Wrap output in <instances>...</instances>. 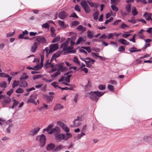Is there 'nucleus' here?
Listing matches in <instances>:
<instances>
[{"mask_svg": "<svg viewBox=\"0 0 152 152\" xmlns=\"http://www.w3.org/2000/svg\"><path fill=\"white\" fill-rule=\"evenodd\" d=\"M64 134V139L65 141L69 139L72 136V134L66 132Z\"/></svg>", "mask_w": 152, "mask_h": 152, "instance_id": "412c9836", "label": "nucleus"}, {"mask_svg": "<svg viewBox=\"0 0 152 152\" xmlns=\"http://www.w3.org/2000/svg\"><path fill=\"white\" fill-rule=\"evenodd\" d=\"M34 38L36 39V40L39 43L44 44L46 42V39L43 37L38 36Z\"/></svg>", "mask_w": 152, "mask_h": 152, "instance_id": "9d476101", "label": "nucleus"}, {"mask_svg": "<svg viewBox=\"0 0 152 152\" xmlns=\"http://www.w3.org/2000/svg\"><path fill=\"white\" fill-rule=\"evenodd\" d=\"M18 85V82L16 80H15L13 81V83L12 84V87L13 88L17 86Z\"/></svg>", "mask_w": 152, "mask_h": 152, "instance_id": "09e8293b", "label": "nucleus"}, {"mask_svg": "<svg viewBox=\"0 0 152 152\" xmlns=\"http://www.w3.org/2000/svg\"><path fill=\"white\" fill-rule=\"evenodd\" d=\"M53 64H51V62H50L49 60L47 61L46 63L45 64V67L48 68L50 67H53Z\"/></svg>", "mask_w": 152, "mask_h": 152, "instance_id": "6ab92c4d", "label": "nucleus"}, {"mask_svg": "<svg viewBox=\"0 0 152 152\" xmlns=\"http://www.w3.org/2000/svg\"><path fill=\"white\" fill-rule=\"evenodd\" d=\"M87 1H86L85 0H82L81 1V2H80V5L83 8L86 7L88 5L87 3Z\"/></svg>", "mask_w": 152, "mask_h": 152, "instance_id": "393cba45", "label": "nucleus"}, {"mask_svg": "<svg viewBox=\"0 0 152 152\" xmlns=\"http://www.w3.org/2000/svg\"><path fill=\"white\" fill-rule=\"evenodd\" d=\"M87 37L90 39L92 38L94 36V32L93 31L88 30L87 32Z\"/></svg>", "mask_w": 152, "mask_h": 152, "instance_id": "aec40b11", "label": "nucleus"}, {"mask_svg": "<svg viewBox=\"0 0 152 152\" xmlns=\"http://www.w3.org/2000/svg\"><path fill=\"white\" fill-rule=\"evenodd\" d=\"M23 92V89L21 88H19L17 89L15 92L17 93H22Z\"/></svg>", "mask_w": 152, "mask_h": 152, "instance_id": "4d7b16f0", "label": "nucleus"}, {"mask_svg": "<svg viewBox=\"0 0 152 152\" xmlns=\"http://www.w3.org/2000/svg\"><path fill=\"white\" fill-rule=\"evenodd\" d=\"M81 48L83 49L86 50H87V51L89 53H90L91 51V48L89 47H86L83 46Z\"/></svg>", "mask_w": 152, "mask_h": 152, "instance_id": "8fccbe9b", "label": "nucleus"}, {"mask_svg": "<svg viewBox=\"0 0 152 152\" xmlns=\"http://www.w3.org/2000/svg\"><path fill=\"white\" fill-rule=\"evenodd\" d=\"M77 29L79 31L84 32L86 31V28L85 27H83L82 25H80L77 28Z\"/></svg>", "mask_w": 152, "mask_h": 152, "instance_id": "c85d7f7f", "label": "nucleus"}, {"mask_svg": "<svg viewBox=\"0 0 152 152\" xmlns=\"http://www.w3.org/2000/svg\"><path fill=\"white\" fill-rule=\"evenodd\" d=\"M143 139L145 141L148 142L151 139V137L150 136H145L144 137Z\"/></svg>", "mask_w": 152, "mask_h": 152, "instance_id": "a18cd8bd", "label": "nucleus"}, {"mask_svg": "<svg viewBox=\"0 0 152 152\" xmlns=\"http://www.w3.org/2000/svg\"><path fill=\"white\" fill-rule=\"evenodd\" d=\"M110 44L112 45L113 46H114L115 48H117L118 47V45H117V44L116 43L113 41H111Z\"/></svg>", "mask_w": 152, "mask_h": 152, "instance_id": "680f3d73", "label": "nucleus"}, {"mask_svg": "<svg viewBox=\"0 0 152 152\" xmlns=\"http://www.w3.org/2000/svg\"><path fill=\"white\" fill-rule=\"evenodd\" d=\"M8 75L4 72L0 73V77H8Z\"/></svg>", "mask_w": 152, "mask_h": 152, "instance_id": "5fc2aeb1", "label": "nucleus"}, {"mask_svg": "<svg viewBox=\"0 0 152 152\" xmlns=\"http://www.w3.org/2000/svg\"><path fill=\"white\" fill-rule=\"evenodd\" d=\"M60 37L59 36H57L52 41V43H55L57 42L58 41L60 40Z\"/></svg>", "mask_w": 152, "mask_h": 152, "instance_id": "e433bc0d", "label": "nucleus"}, {"mask_svg": "<svg viewBox=\"0 0 152 152\" xmlns=\"http://www.w3.org/2000/svg\"><path fill=\"white\" fill-rule=\"evenodd\" d=\"M28 76L27 75H26V74L25 73L21 75V76L20 78V81L24 80H25L27 79L28 78Z\"/></svg>", "mask_w": 152, "mask_h": 152, "instance_id": "cd10ccee", "label": "nucleus"}, {"mask_svg": "<svg viewBox=\"0 0 152 152\" xmlns=\"http://www.w3.org/2000/svg\"><path fill=\"white\" fill-rule=\"evenodd\" d=\"M64 148V146L61 144L57 145L53 149V152H57L60 151Z\"/></svg>", "mask_w": 152, "mask_h": 152, "instance_id": "4468645a", "label": "nucleus"}, {"mask_svg": "<svg viewBox=\"0 0 152 152\" xmlns=\"http://www.w3.org/2000/svg\"><path fill=\"white\" fill-rule=\"evenodd\" d=\"M99 14V12L98 11H96L94 12L93 15V16L94 18V19L95 20H97L98 19V16Z\"/></svg>", "mask_w": 152, "mask_h": 152, "instance_id": "c9c22d12", "label": "nucleus"}, {"mask_svg": "<svg viewBox=\"0 0 152 152\" xmlns=\"http://www.w3.org/2000/svg\"><path fill=\"white\" fill-rule=\"evenodd\" d=\"M42 76L40 75H34L33 77V79L34 80H35L41 77Z\"/></svg>", "mask_w": 152, "mask_h": 152, "instance_id": "052dcab7", "label": "nucleus"}, {"mask_svg": "<svg viewBox=\"0 0 152 152\" xmlns=\"http://www.w3.org/2000/svg\"><path fill=\"white\" fill-rule=\"evenodd\" d=\"M3 101L5 103L8 104L11 102V99L8 97H5L4 98Z\"/></svg>", "mask_w": 152, "mask_h": 152, "instance_id": "4be33fe9", "label": "nucleus"}, {"mask_svg": "<svg viewBox=\"0 0 152 152\" xmlns=\"http://www.w3.org/2000/svg\"><path fill=\"white\" fill-rule=\"evenodd\" d=\"M75 10L79 12H80L81 10L79 6L78 5H76L75 7Z\"/></svg>", "mask_w": 152, "mask_h": 152, "instance_id": "69168bd1", "label": "nucleus"}, {"mask_svg": "<svg viewBox=\"0 0 152 152\" xmlns=\"http://www.w3.org/2000/svg\"><path fill=\"white\" fill-rule=\"evenodd\" d=\"M55 139L58 142H60L62 140H65L64 134L63 133L55 134L54 135Z\"/></svg>", "mask_w": 152, "mask_h": 152, "instance_id": "0eeeda50", "label": "nucleus"}, {"mask_svg": "<svg viewBox=\"0 0 152 152\" xmlns=\"http://www.w3.org/2000/svg\"><path fill=\"white\" fill-rule=\"evenodd\" d=\"M64 108L63 106L61 105L60 104H56L53 108L54 110H56Z\"/></svg>", "mask_w": 152, "mask_h": 152, "instance_id": "a878e982", "label": "nucleus"}, {"mask_svg": "<svg viewBox=\"0 0 152 152\" xmlns=\"http://www.w3.org/2000/svg\"><path fill=\"white\" fill-rule=\"evenodd\" d=\"M72 76V75H67L66 77H65L64 80L67 83L70 82V78Z\"/></svg>", "mask_w": 152, "mask_h": 152, "instance_id": "a19ab883", "label": "nucleus"}, {"mask_svg": "<svg viewBox=\"0 0 152 152\" xmlns=\"http://www.w3.org/2000/svg\"><path fill=\"white\" fill-rule=\"evenodd\" d=\"M27 104H29L31 103H34L35 105L37 104L36 102L31 97H29V98L28 99L27 101Z\"/></svg>", "mask_w": 152, "mask_h": 152, "instance_id": "bb28decb", "label": "nucleus"}, {"mask_svg": "<svg viewBox=\"0 0 152 152\" xmlns=\"http://www.w3.org/2000/svg\"><path fill=\"white\" fill-rule=\"evenodd\" d=\"M131 8L130 4H127L126 7V10L128 13H130L131 11Z\"/></svg>", "mask_w": 152, "mask_h": 152, "instance_id": "2f4dec72", "label": "nucleus"}, {"mask_svg": "<svg viewBox=\"0 0 152 152\" xmlns=\"http://www.w3.org/2000/svg\"><path fill=\"white\" fill-rule=\"evenodd\" d=\"M37 47V42H34L33 45L31 47V51L32 52H34Z\"/></svg>", "mask_w": 152, "mask_h": 152, "instance_id": "b1692460", "label": "nucleus"}, {"mask_svg": "<svg viewBox=\"0 0 152 152\" xmlns=\"http://www.w3.org/2000/svg\"><path fill=\"white\" fill-rule=\"evenodd\" d=\"M87 1L91 7H95L96 8L99 6V4L97 3H93L92 2L89 1Z\"/></svg>", "mask_w": 152, "mask_h": 152, "instance_id": "5701e85b", "label": "nucleus"}, {"mask_svg": "<svg viewBox=\"0 0 152 152\" xmlns=\"http://www.w3.org/2000/svg\"><path fill=\"white\" fill-rule=\"evenodd\" d=\"M43 66V61H40V64L36 65L34 66L35 68H37V69H41Z\"/></svg>", "mask_w": 152, "mask_h": 152, "instance_id": "f704fd0d", "label": "nucleus"}, {"mask_svg": "<svg viewBox=\"0 0 152 152\" xmlns=\"http://www.w3.org/2000/svg\"><path fill=\"white\" fill-rule=\"evenodd\" d=\"M152 15V14L151 13H148V12H145L143 15V17L145 18L146 20H152V18H151Z\"/></svg>", "mask_w": 152, "mask_h": 152, "instance_id": "2eb2a0df", "label": "nucleus"}, {"mask_svg": "<svg viewBox=\"0 0 152 152\" xmlns=\"http://www.w3.org/2000/svg\"><path fill=\"white\" fill-rule=\"evenodd\" d=\"M37 141H39L40 143V145L41 147H43L45 145L46 141V137L45 136L42 134L40 136L38 135L36 138Z\"/></svg>", "mask_w": 152, "mask_h": 152, "instance_id": "7ed1b4c3", "label": "nucleus"}, {"mask_svg": "<svg viewBox=\"0 0 152 152\" xmlns=\"http://www.w3.org/2000/svg\"><path fill=\"white\" fill-rule=\"evenodd\" d=\"M27 85V83L25 80H22L18 82V85L19 86L22 87H25Z\"/></svg>", "mask_w": 152, "mask_h": 152, "instance_id": "dca6fc26", "label": "nucleus"}, {"mask_svg": "<svg viewBox=\"0 0 152 152\" xmlns=\"http://www.w3.org/2000/svg\"><path fill=\"white\" fill-rule=\"evenodd\" d=\"M60 74H61L60 72L58 71L57 72L54 73L53 74L51 75L50 77L52 78H54V77H56L58 75H60Z\"/></svg>", "mask_w": 152, "mask_h": 152, "instance_id": "4c0bfd02", "label": "nucleus"}, {"mask_svg": "<svg viewBox=\"0 0 152 152\" xmlns=\"http://www.w3.org/2000/svg\"><path fill=\"white\" fill-rule=\"evenodd\" d=\"M98 88L99 90H103L105 89L106 88V86L105 85L101 84L98 86Z\"/></svg>", "mask_w": 152, "mask_h": 152, "instance_id": "49530a36", "label": "nucleus"}, {"mask_svg": "<svg viewBox=\"0 0 152 152\" xmlns=\"http://www.w3.org/2000/svg\"><path fill=\"white\" fill-rule=\"evenodd\" d=\"M67 14L65 11H63L60 12L58 15L59 18L61 19H64L67 16Z\"/></svg>", "mask_w": 152, "mask_h": 152, "instance_id": "ddd939ff", "label": "nucleus"}, {"mask_svg": "<svg viewBox=\"0 0 152 152\" xmlns=\"http://www.w3.org/2000/svg\"><path fill=\"white\" fill-rule=\"evenodd\" d=\"M53 125L52 124H49L48 126L47 127V128L45 129H43L44 132L45 131H46L47 132H49V131L50 129H52L51 128L53 127Z\"/></svg>", "mask_w": 152, "mask_h": 152, "instance_id": "7c9ffc66", "label": "nucleus"}, {"mask_svg": "<svg viewBox=\"0 0 152 152\" xmlns=\"http://www.w3.org/2000/svg\"><path fill=\"white\" fill-rule=\"evenodd\" d=\"M58 48V46L57 44H52L51 45L50 47V49H49L48 48H45V50L46 51L47 53L48 50L49 53L52 52L53 51L57 50Z\"/></svg>", "mask_w": 152, "mask_h": 152, "instance_id": "39448f33", "label": "nucleus"}, {"mask_svg": "<svg viewBox=\"0 0 152 152\" xmlns=\"http://www.w3.org/2000/svg\"><path fill=\"white\" fill-rule=\"evenodd\" d=\"M118 42L121 44L124 45H129V43L126 40L124 39H118Z\"/></svg>", "mask_w": 152, "mask_h": 152, "instance_id": "a211bd4d", "label": "nucleus"}, {"mask_svg": "<svg viewBox=\"0 0 152 152\" xmlns=\"http://www.w3.org/2000/svg\"><path fill=\"white\" fill-rule=\"evenodd\" d=\"M64 64V63H62L60 64H57L56 65V68L58 71L61 72H63L64 71V70L66 69L65 67L63 66Z\"/></svg>", "mask_w": 152, "mask_h": 152, "instance_id": "1a4fd4ad", "label": "nucleus"}, {"mask_svg": "<svg viewBox=\"0 0 152 152\" xmlns=\"http://www.w3.org/2000/svg\"><path fill=\"white\" fill-rule=\"evenodd\" d=\"M119 0H111V3L112 4H117Z\"/></svg>", "mask_w": 152, "mask_h": 152, "instance_id": "e2e57ef3", "label": "nucleus"}, {"mask_svg": "<svg viewBox=\"0 0 152 152\" xmlns=\"http://www.w3.org/2000/svg\"><path fill=\"white\" fill-rule=\"evenodd\" d=\"M128 21L133 24H135L137 23L136 20L135 19V18L134 17H132L130 19L128 20Z\"/></svg>", "mask_w": 152, "mask_h": 152, "instance_id": "473e14b6", "label": "nucleus"}, {"mask_svg": "<svg viewBox=\"0 0 152 152\" xmlns=\"http://www.w3.org/2000/svg\"><path fill=\"white\" fill-rule=\"evenodd\" d=\"M111 7L112 10L115 12L118 11V8L115 5L113 4L111 6Z\"/></svg>", "mask_w": 152, "mask_h": 152, "instance_id": "de8ad7c7", "label": "nucleus"}, {"mask_svg": "<svg viewBox=\"0 0 152 152\" xmlns=\"http://www.w3.org/2000/svg\"><path fill=\"white\" fill-rule=\"evenodd\" d=\"M73 61L74 63H76L77 65H80V63L79 61L77 58L76 57H74Z\"/></svg>", "mask_w": 152, "mask_h": 152, "instance_id": "ea45409f", "label": "nucleus"}, {"mask_svg": "<svg viewBox=\"0 0 152 152\" xmlns=\"http://www.w3.org/2000/svg\"><path fill=\"white\" fill-rule=\"evenodd\" d=\"M71 39L68 38L66 40L64 43L60 45V47L62 48L64 51H68L66 53H75L76 51L75 50H71L73 49V47L71 46H68L70 42H71Z\"/></svg>", "mask_w": 152, "mask_h": 152, "instance_id": "f257e3e1", "label": "nucleus"}, {"mask_svg": "<svg viewBox=\"0 0 152 152\" xmlns=\"http://www.w3.org/2000/svg\"><path fill=\"white\" fill-rule=\"evenodd\" d=\"M49 26H50L47 22L42 24V28H48L49 27Z\"/></svg>", "mask_w": 152, "mask_h": 152, "instance_id": "c03bdc74", "label": "nucleus"}, {"mask_svg": "<svg viewBox=\"0 0 152 152\" xmlns=\"http://www.w3.org/2000/svg\"><path fill=\"white\" fill-rule=\"evenodd\" d=\"M79 22L77 21H75L72 22V26H76L77 25H79Z\"/></svg>", "mask_w": 152, "mask_h": 152, "instance_id": "bf43d9fd", "label": "nucleus"}, {"mask_svg": "<svg viewBox=\"0 0 152 152\" xmlns=\"http://www.w3.org/2000/svg\"><path fill=\"white\" fill-rule=\"evenodd\" d=\"M57 124L60 126L62 129L66 132H69V128L63 122L61 121H58L57 122Z\"/></svg>", "mask_w": 152, "mask_h": 152, "instance_id": "423d86ee", "label": "nucleus"}, {"mask_svg": "<svg viewBox=\"0 0 152 152\" xmlns=\"http://www.w3.org/2000/svg\"><path fill=\"white\" fill-rule=\"evenodd\" d=\"M84 132L81 131V133L80 134H78L77 138L78 139H80L83 136L85 135L86 134L84 133Z\"/></svg>", "mask_w": 152, "mask_h": 152, "instance_id": "79ce46f5", "label": "nucleus"}, {"mask_svg": "<svg viewBox=\"0 0 152 152\" xmlns=\"http://www.w3.org/2000/svg\"><path fill=\"white\" fill-rule=\"evenodd\" d=\"M83 9L84 10L85 12L87 13L90 12L91 11L88 5L86 7L83 8Z\"/></svg>", "mask_w": 152, "mask_h": 152, "instance_id": "58836bf2", "label": "nucleus"}, {"mask_svg": "<svg viewBox=\"0 0 152 152\" xmlns=\"http://www.w3.org/2000/svg\"><path fill=\"white\" fill-rule=\"evenodd\" d=\"M37 95L36 94H31L30 96L33 99L35 100L36 99L37 97Z\"/></svg>", "mask_w": 152, "mask_h": 152, "instance_id": "6e6d98bb", "label": "nucleus"}, {"mask_svg": "<svg viewBox=\"0 0 152 152\" xmlns=\"http://www.w3.org/2000/svg\"><path fill=\"white\" fill-rule=\"evenodd\" d=\"M91 83H90L89 81H88V83L85 86V89L86 90H87L88 89H89V88L91 86Z\"/></svg>", "mask_w": 152, "mask_h": 152, "instance_id": "864d4df0", "label": "nucleus"}, {"mask_svg": "<svg viewBox=\"0 0 152 152\" xmlns=\"http://www.w3.org/2000/svg\"><path fill=\"white\" fill-rule=\"evenodd\" d=\"M13 126V124H10L9 125L8 127L7 128L6 132L8 133H9L10 132V129Z\"/></svg>", "mask_w": 152, "mask_h": 152, "instance_id": "3c124183", "label": "nucleus"}, {"mask_svg": "<svg viewBox=\"0 0 152 152\" xmlns=\"http://www.w3.org/2000/svg\"><path fill=\"white\" fill-rule=\"evenodd\" d=\"M108 89L112 91H114V88L113 86L112 85L108 84L107 85Z\"/></svg>", "mask_w": 152, "mask_h": 152, "instance_id": "603ef678", "label": "nucleus"}, {"mask_svg": "<svg viewBox=\"0 0 152 152\" xmlns=\"http://www.w3.org/2000/svg\"><path fill=\"white\" fill-rule=\"evenodd\" d=\"M39 129L40 128L39 127L34 128L29 131V134L31 136H34L39 132Z\"/></svg>", "mask_w": 152, "mask_h": 152, "instance_id": "f8f14e48", "label": "nucleus"}, {"mask_svg": "<svg viewBox=\"0 0 152 152\" xmlns=\"http://www.w3.org/2000/svg\"><path fill=\"white\" fill-rule=\"evenodd\" d=\"M55 147V145L53 143H50L48 144L46 147V149L48 151L53 150L54 149Z\"/></svg>", "mask_w": 152, "mask_h": 152, "instance_id": "f3484780", "label": "nucleus"}, {"mask_svg": "<svg viewBox=\"0 0 152 152\" xmlns=\"http://www.w3.org/2000/svg\"><path fill=\"white\" fill-rule=\"evenodd\" d=\"M70 17L75 18H78V17L76 13L75 12H74L70 16Z\"/></svg>", "mask_w": 152, "mask_h": 152, "instance_id": "338daca9", "label": "nucleus"}, {"mask_svg": "<svg viewBox=\"0 0 152 152\" xmlns=\"http://www.w3.org/2000/svg\"><path fill=\"white\" fill-rule=\"evenodd\" d=\"M114 35L113 33H110L109 34L108 36L107 37V39H114Z\"/></svg>", "mask_w": 152, "mask_h": 152, "instance_id": "0e129e2a", "label": "nucleus"}, {"mask_svg": "<svg viewBox=\"0 0 152 152\" xmlns=\"http://www.w3.org/2000/svg\"><path fill=\"white\" fill-rule=\"evenodd\" d=\"M13 91L14 90L13 89H11L10 91H8L7 92V94L9 96H10L13 92Z\"/></svg>", "mask_w": 152, "mask_h": 152, "instance_id": "774afa93", "label": "nucleus"}, {"mask_svg": "<svg viewBox=\"0 0 152 152\" xmlns=\"http://www.w3.org/2000/svg\"><path fill=\"white\" fill-rule=\"evenodd\" d=\"M7 83L5 81L0 83V87L5 89L7 87Z\"/></svg>", "mask_w": 152, "mask_h": 152, "instance_id": "c756f323", "label": "nucleus"}, {"mask_svg": "<svg viewBox=\"0 0 152 152\" xmlns=\"http://www.w3.org/2000/svg\"><path fill=\"white\" fill-rule=\"evenodd\" d=\"M137 48H136L133 47L132 48H130L129 49V50L130 53H133L137 52Z\"/></svg>", "mask_w": 152, "mask_h": 152, "instance_id": "37998d69", "label": "nucleus"}, {"mask_svg": "<svg viewBox=\"0 0 152 152\" xmlns=\"http://www.w3.org/2000/svg\"><path fill=\"white\" fill-rule=\"evenodd\" d=\"M49 94L50 96L46 94H44L43 95V99L47 102H51L53 100V95L54 94V93L53 92H50Z\"/></svg>", "mask_w": 152, "mask_h": 152, "instance_id": "20e7f679", "label": "nucleus"}, {"mask_svg": "<svg viewBox=\"0 0 152 152\" xmlns=\"http://www.w3.org/2000/svg\"><path fill=\"white\" fill-rule=\"evenodd\" d=\"M83 41H84V40H83V38L81 37H80L77 40V41L76 42V44L78 45L81 42H82Z\"/></svg>", "mask_w": 152, "mask_h": 152, "instance_id": "13d9d810", "label": "nucleus"}, {"mask_svg": "<svg viewBox=\"0 0 152 152\" xmlns=\"http://www.w3.org/2000/svg\"><path fill=\"white\" fill-rule=\"evenodd\" d=\"M105 92L102 91H94L89 93L90 98L93 101L97 102L99 97L103 95Z\"/></svg>", "mask_w": 152, "mask_h": 152, "instance_id": "f03ea898", "label": "nucleus"}, {"mask_svg": "<svg viewBox=\"0 0 152 152\" xmlns=\"http://www.w3.org/2000/svg\"><path fill=\"white\" fill-rule=\"evenodd\" d=\"M60 128L58 126H56L53 128L51 129L48 132V134H52L54 133V135L55 134H57L60 133Z\"/></svg>", "mask_w": 152, "mask_h": 152, "instance_id": "6e6552de", "label": "nucleus"}, {"mask_svg": "<svg viewBox=\"0 0 152 152\" xmlns=\"http://www.w3.org/2000/svg\"><path fill=\"white\" fill-rule=\"evenodd\" d=\"M132 14L134 16L137 15L138 14V12L137 11L136 9L134 7H133V9L132 11Z\"/></svg>", "mask_w": 152, "mask_h": 152, "instance_id": "72a5a7b5", "label": "nucleus"}, {"mask_svg": "<svg viewBox=\"0 0 152 152\" xmlns=\"http://www.w3.org/2000/svg\"><path fill=\"white\" fill-rule=\"evenodd\" d=\"M81 120L79 117H77V118L75 119L73 121V124L74 126L77 127L81 124Z\"/></svg>", "mask_w": 152, "mask_h": 152, "instance_id": "9b49d317", "label": "nucleus"}]
</instances>
